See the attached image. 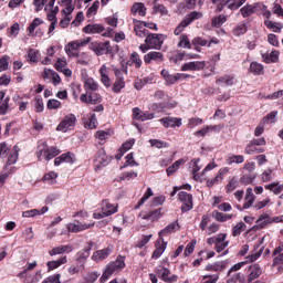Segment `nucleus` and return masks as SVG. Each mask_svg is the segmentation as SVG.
Masks as SVG:
<instances>
[{"instance_id": "f257e3e1", "label": "nucleus", "mask_w": 283, "mask_h": 283, "mask_svg": "<svg viewBox=\"0 0 283 283\" xmlns=\"http://www.w3.org/2000/svg\"><path fill=\"white\" fill-rule=\"evenodd\" d=\"M123 269H125V259L123 256H118L116 261L111 262L106 266L103 275L101 276V282H107V280H109L114 273H118L119 271H123Z\"/></svg>"}, {"instance_id": "f03ea898", "label": "nucleus", "mask_w": 283, "mask_h": 283, "mask_svg": "<svg viewBox=\"0 0 283 283\" xmlns=\"http://www.w3.org/2000/svg\"><path fill=\"white\" fill-rule=\"evenodd\" d=\"M88 50H92L96 56H103V54H112V48H109V41L106 42H91Z\"/></svg>"}, {"instance_id": "7ed1b4c3", "label": "nucleus", "mask_w": 283, "mask_h": 283, "mask_svg": "<svg viewBox=\"0 0 283 283\" xmlns=\"http://www.w3.org/2000/svg\"><path fill=\"white\" fill-rule=\"evenodd\" d=\"M178 198L182 203L181 206L182 213H187V211H191V209H193V196H191V193L180 191L178 193Z\"/></svg>"}, {"instance_id": "20e7f679", "label": "nucleus", "mask_w": 283, "mask_h": 283, "mask_svg": "<svg viewBox=\"0 0 283 283\" xmlns=\"http://www.w3.org/2000/svg\"><path fill=\"white\" fill-rule=\"evenodd\" d=\"M145 43L150 50H160L163 48V34L150 33L146 36Z\"/></svg>"}, {"instance_id": "39448f33", "label": "nucleus", "mask_w": 283, "mask_h": 283, "mask_svg": "<svg viewBox=\"0 0 283 283\" xmlns=\"http://www.w3.org/2000/svg\"><path fill=\"white\" fill-rule=\"evenodd\" d=\"M244 3H247V0H222L217 6V9L219 12H222L224 8H228V10H238L241 6H244Z\"/></svg>"}, {"instance_id": "423d86ee", "label": "nucleus", "mask_w": 283, "mask_h": 283, "mask_svg": "<svg viewBox=\"0 0 283 283\" xmlns=\"http://www.w3.org/2000/svg\"><path fill=\"white\" fill-rule=\"evenodd\" d=\"M76 125V116L74 114H69L64 117V119L57 125V132H67L70 127H74Z\"/></svg>"}, {"instance_id": "0eeeda50", "label": "nucleus", "mask_w": 283, "mask_h": 283, "mask_svg": "<svg viewBox=\"0 0 283 283\" xmlns=\"http://www.w3.org/2000/svg\"><path fill=\"white\" fill-rule=\"evenodd\" d=\"M206 65L205 61L188 62L181 66V72H198L205 70Z\"/></svg>"}, {"instance_id": "6e6552de", "label": "nucleus", "mask_w": 283, "mask_h": 283, "mask_svg": "<svg viewBox=\"0 0 283 283\" xmlns=\"http://www.w3.org/2000/svg\"><path fill=\"white\" fill-rule=\"evenodd\" d=\"M114 251V245H108L105 249L95 251L92 255V260L95 262H101L102 260H106V258H109Z\"/></svg>"}, {"instance_id": "1a4fd4ad", "label": "nucleus", "mask_w": 283, "mask_h": 283, "mask_svg": "<svg viewBox=\"0 0 283 283\" xmlns=\"http://www.w3.org/2000/svg\"><path fill=\"white\" fill-rule=\"evenodd\" d=\"M94 227V223H81V222H76V223H69L67 224V230L71 233H78L81 231H87V229H92Z\"/></svg>"}, {"instance_id": "9d476101", "label": "nucleus", "mask_w": 283, "mask_h": 283, "mask_svg": "<svg viewBox=\"0 0 283 283\" xmlns=\"http://www.w3.org/2000/svg\"><path fill=\"white\" fill-rule=\"evenodd\" d=\"M144 61L146 63V65H149V63H151V61H155L156 63H163V61H165V56L163 55L161 52H149L144 56Z\"/></svg>"}, {"instance_id": "9b49d317", "label": "nucleus", "mask_w": 283, "mask_h": 283, "mask_svg": "<svg viewBox=\"0 0 283 283\" xmlns=\"http://www.w3.org/2000/svg\"><path fill=\"white\" fill-rule=\"evenodd\" d=\"M163 216V209H156L150 212H142L139 213V218L143 220H150V222H155V220H158Z\"/></svg>"}, {"instance_id": "f8f14e48", "label": "nucleus", "mask_w": 283, "mask_h": 283, "mask_svg": "<svg viewBox=\"0 0 283 283\" xmlns=\"http://www.w3.org/2000/svg\"><path fill=\"white\" fill-rule=\"evenodd\" d=\"M134 32L136 36H139V39H145V36L149 35V31H147L145 22L134 21Z\"/></svg>"}, {"instance_id": "ddd939ff", "label": "nucleus", "mask_w": 283, "mask_h": 283, "mask_svg": "<svg viewBox=\"0 0 283 283\" xmlns=\"http://www.w3.org/2000/svg\"><path fill=\"white\" fill-rule=\"evenodd\" d=\"M166 249H167V242H165V240L163 238H160L156 243V249L153 252L151 258L154 260H158V258H160V255H163V253H165Z\"/></svg>"}, {"instance_id": "4468645a", "label": "nucleus", "mask_w": 283, "mask_h": 283, "mask_svg": "<svg viewBox=\"0 0 283 283\" xmlns=\"http://www.w3.org/2000/svg\"><path fill=\"white\" fill-rule=\"evenodd\" d=\"M102 211L104 216H114L118 211V206L112 205L108 200L102 201Z\"/></svg>"}, {"instance_id": "2eb2a0df", "label": "nucleus", "mask_w": 283, "mask_h": 283, "mask_svg": "<svg viewBox=\"0 0 283 283\" xmlns=\"http://www.w3.org/2000/svg\"><path fill=\"white\" fill-rule=\"evenodd\" d=\"M159 122L163 123L164 127H180L182 125V119L176 117H164Z\"/></svg>"}, {"instance_id": "dca6fc26", "label": "nucleus", "mask_w": 283, "mask_h": 283, "mask_svg": "<svg viewBox=\"0 0 283 283\" xmlns=\"http://www.w3.org/2000/svg\"><path fill=\"white\" fill-rule=\"evenodd\" d=\"M95 165L96 167H105L107 165V154L105 153V149H99L95 157Z\"/></svg>"}, {"instance_id": "f3484780", "label": "nucleus", "mask_w": 283, "mask_h": 283, "mask_svg": "<svg viewBox=\"0 0 283 283\" xmlns=\"http://www.w3.org/2000/svg\"><path fill=\"white\" fill-rule=\"evenodd\" d=\"M250 275L248 277V282H253V280H258L260 275H262V268H260V264L255 263L253 265H250Z\"/></svg>"}, {"instance_id": "a211bd4d", "label": "nucleus", "mask_w": 283, "mask_h": 283, "mask_svg": "<svg viewBox=\"0 0 283 283\" xmlns=\"http://www.w3.org/2000/svg\"><path fill=\"white\" fill-rule=\"evenodd\" d=\"M101 74V82L105 87H112V78H109V75L107 74V66L104 64L99 69Z\"/></svg>"}, {"instance_id": "6ab92c4d", "label": "nucleus", "mask_w": 283, "mask_h": 283, "mask_svg": "<svg viewBox=\"0 0 283 283\" xmlns=\"http://www.w3.org/2000/svg\"><path fill=\"white\" fill-rule=\"evenodd\" d=\"M62 163H69L70 165L74 164V157H72V153L62 154L60 157L54 159L55 167H59Z\"/></svg>"}, {"instance_id": "aec40b11", "label": "nucleus", "mask_w": 283, "mask_h": 283, "mask_svg": "<svg viewBox=\"0 0 283 283\" xmlns=\"http://www.w3.org/2000/svg\"><path fill=\"white\" fill-rule=\"evenodd\" d=\"M72 251H73L72 244L60 245V247L53 248L49 252V255H61V253H72Z\"/></svg>"}, {"instance_id": "412c9836", "label": "nucleus", "mask_w": 283, "mask_h": 283, "mask_svg": "<svg viewBox=\"0 0 283 283\" xmlns=\"http://www.w3.org/2000/svg\"><path fill=\"white\" fill-rule=\"evenodd\" d=\"M104 30L105 28L101 24H88L83 28V32H85V34H101Z\"/></svg>"}, {"instance_id": "4be33fe9", "label": "nucleus", "mask_w": 283, "mask_h": 283, "mask_svg": "<svg viewBox=\"0 0 283 283\" xmlns=\"http://www.w3.org/2000/svg\"><path fill=\"white\" fill-rule=\"evenodd\" d=\"M127 65L129 66L135 65L137 70H139V67H143V60L140 59V55L136 52H133L129 56V61L127 62Z\"/></svg>"}, {"instance_id": "5701e85b", "label": "nucleus", "mask_w": 283, "mask_h": 283, "mask_svg": "<svg viewBox=\"0 0 283 283\" xmlns=\"http://www.w3.org/2000/svg\"><path fill=\"white\" fill-rule=\"evenodd\" d=\"M254 12L263 14L266 19L271 18V11H268L266 6L262 2H258L252 6Z\"/></svg>"}, {"instance_id": "b1692460", "label": "nucleus", "mask_w": 283, "mask_h": 283, "mask_svg": "<svg viewBox=\"0 0 283 283\" xmlns=\"http://www.w3.org/2000/svg\"><path fill=\"white\" fill-rule=\"evenodd\" d=\"M203 14L200 11H191L188 13L185 18L184 21L188 23V25H191L193 21H198L199 19H202Z\"/></svg>"}, {"instance_id": "393cba45", "label": "nucleus", "mask_w": 283, "mask_h": 283, "mask_svg": "<svg viewBox=\"0 0 283 283\" xmlns=\"http://www.w3.org/2000/svg\"><path fill=\"white\" fill-rule=\"evenodd\" d=\"M67 264V256H62L60 260L49 261L46 263L48 271H54V269H59V266Z\"/></svg>"}, {"instance_id": "a878e982", "label": "nucleus", "mask_w": 283, "mask_h": 283, "mask_svg": "<svg viewBox=\"0 0 283 283\" xmlns=\"http://www.w3.org/2000/svg\"><path fill=\"white\" fill-rule=\"evenodd\" d=\"M161 76L165 78L166 85H175V83H178V74L171 75L169 71L163 70Z\"/></svg>"}, {"instance_id": "bb28decb", "label": "nucleus", "mask_w": 283, "mask_h": 283, "mask_svg": "<svg viewBox=\"0 0 283 283\" xmlns=\"http://www.w3.org/2000/svg\"><path fill=\"white\" fill-rule=\"evenodd\" d=\"M279 57H280L279 51H272L271 53L262 54V59L264 63H276Z\"/></svg>"}, {"instance_id": "cd10ccee", "label": "nucleus", "mask_w": 283, "mask_h": 283, "mask_svg": "<svg viewBox=\"0 0 283 283\" xmlns=\"http://www.w3.org/2000/svg\"><path fill=\"white\" fill-rule=\"evenodd\" d=\"M271 217L268 213H263L259 216V219L256 220V227L258 229H264L266 224H271Z\"/></svg>"}, {"instance_id": "c85d7f7f", "label": "nucleus", "mask_w": 283, "mask_h": 283, "mask_svg": "<svg viewBox=\"0 0 283 283\" xmlns=\"http://www.w3.org/2000/svg\"><path fill=\"white\" fill-rule=\"evenodd\" d=\"M253 202H255V196H253V189L248 188L243 209H249L250 207H252Z\"/></svg>"}, {"instance_id": "c756f323", "label": "nucleus", "mask_w": 283, "mask_h": 283, "mask_svg": "<svg viewBox=\"0 0 283 283\" xmlns=\"http://www.w3.org/2000/svg\"><path fill=\"white\" fill-rule=\"evenodd\" d=\"M132 12L139 14V17H145V14H147V8H145L143 2H136L132 8Z\"/></svg>"}, {"instance_id": "7c9ffc66", "label": "nucleus", "mask_w": 283, "mask_h": 283, "mask_svg": "<svg viewBox=\"0 0 283 283\" xmlns=\"http://www.w3.org/2000/svg\"><path fill=\"white\" fill-rule=\"evenodd\" d=\"M235 78L231 75H224L217 78V85H227V87H231L233 85Z\"/></svg>"}, {"instance_id": "2f4dec72", "label": "nucleus", "mask_w": 283, "mask_h": 283, "mask_svg": "<svg viewBox=\"0 0 283 283\" xmlns=\"http://www.w3.org/2000/svg\"><path fill=\"white\" fill-rule=\"evenodd\" d=\"M238 187H240V181H238V178H230L228 185L226 186L227 193H233V191H235Z\"/></svg>"}, {"instance_id": "473e14b6", "label": "nucleus", "mask_w": 283, "mask_h": 283, "mask_svg": "<svg viewBox=\"0 0 283 283\" xmlns=\"http://www.w3.org/2000/svg\"><path fill=\"white\" fill-rule=\"evenodd\" d=\"M224 261H218L212 264H209L206 266V271H214L216 273H219L220 271H224Z\"/></svg>"}, {"instance_id": "72a5a7b5", "label": "nucleus", "mask_w": 283, "mask_h": 283, "mask_svg": "<svg viewBox=\"0 0 283 283\" xmlns=\"http://www.w3.org/2000/svg\"><path fill=\"white\" fill-rule=\"evenodd\" d=\"M179 224L177 221H174L172 223L168 224L166 228H164L160 232H159V237L163 238L165 235H169V233H174L176 231V228H178Z\"/></svg>"}, {"instance_id": "f704fd0d", "label": "nucleus", "mask_w": 283, "mask_h": 283, "mask_svg": "<svg viewBox=\"0 0 283 283\" xmlns=\"http://www.w3.org/2000/svg\"><path fill=\"white\" fill-rule=\"evenodd\" d=\"M249 28L247 27L245 22H239L238 25L233 29L232 34L234 36H241V34H247Z\"/></svg>"}, {"instance_id": "c9c22d12", "label": "nucleus", "mask_w": 283, "mask_h": 283, "mask_svg": "<svg viewBox=\"0 0 283 283\" xmlns=\"http://www.w3.org/2000/svg\"><path fill=\"white\" fill-rule=\"evenodd\" d=\"M180 165H185V159H179L175 161L171 166H169L166 170L167 176H174L178 169H180Z\"/></svg>"}, {"instance_id": "e433bc0d", "label": "nucleus", "mask_w": 283, "mask_h": 283, "mask_svg": "<svg viewBox=\"0 0 283 283\" xmlns=\"http://www.w3.org/2000/svg\"><path fill=\"white\" fill-rule=\"evenodd\" d=\"M84 88L86 90V92H96V90H98V83H96L94 78L88 77L84 82Z\"/></svg>"}, {"instance_id": "4c0bfd02", "label": "nucleus", "mask_w": 283, "mask_h": 283, "mask_svg": "<svg viewBox=\"0 0 283 283\" xmlns=\"http://www.w3.org/2000/svg\"><path fill=\"white\" fill-rule=\"evenodd\" d=\"M57 178H59V174H56L54 171H50L44 175L43 182H45L46 185H56Z\"/></svg>"}, {"instance_id": "58836bf2", "label": "nucleus", "mask_w": 283, "mask_h": 283, "mask_svg": "<svg viewBox=\"0 0 283 283\" xmlns=\"http://www.w3.org/2000/svg\"><path fill=\"white\" fill-rule=\"evenodd\" d=\"M59 154H61V149H59L56 147H51L44 151V158H45V160H52V158H56V156H59Z\"/></svg>"}, {"instance_id": "ea45409f", "label": "nucleus", "mask_w": 283, "mask_h": 283, "mask_svg": "<svg viewBox=\"0 0 283 283\" xmlns=\"http://www.w3.org/2000/svg\"><path fill=\"white\" fill-rule=\"evenodd\" d=\"M212 218H214L217 222H227V220H231V218H233V214H227L223 212L213 211Z\"/></svg>"}, {"instance_id": "a19ab883", "label": "nucleus", "mask_w": 283, "mask_h": 283, "mask_svg": "<svg viewBox=\"0 0 283 283\" xmlns=\"http://www.w3.org/2000/svg\"><path fill=\"white\" fill-rule=\"evenodd\" d=\"M19 146H13L10 156L8 157V165H14L19 160Z\"/></svg>"}, {"instance_id": "79ce46f5", "label": "nucleus", "mask_w": 283, "mask_h": 283, "mask_svg": "<svg viewBox=\"0 0 283 283\" xmlns=\"http://www.w3.org/2000/svg\"><path fill=\"white\" fill-rule=\"evenodd\" d=\"M264 151V148H260L258 147V145L255 144H249L247 147H245V154L248 155H253V154H263Z\"/></svg>"}, {"instance_id": "37998d69", "label": "nucleus", "mask_w": 283, "mask_h": 283, "mask_svg": "<svg viewBox=\"0 0 283 283\" xmlns=\"http://www.w3.org/2000/svg\"><path fill=\"white\" fill-rule=\"evenodd\" d=\"M265 189H268L269 191H273L275 196H279V193L283 192V185H280L279 182H272L270 185H266Z\"/></svg>"}, {"instance_id": "c03bdc74", "label": "nucleus", "mask_w": 283, "mask_h": 283, "mask_svg": "<svg viewBox=\"0 0 283 283\" xmlns=\"http://www.w3.org/2000/svg\"><path fill=\"white\" fill-rule=\"evenodd\" d=\"M28 59L29 61H31V63H39V61L41 60V53H39V51L34 49H30L28 51Z\"/></svg>"}, {"instance_id": "a18cd8bd", "label": "nucleus", "mask_w": 283, "mask_h": 283, "mask_svg": "<svg viewBox=\"0 0 283 283\" xmlns=\"http://www.w3.org/2000/svg\"><path fill=\"white\" fill-rule=\"evenodd\" d=\"M156 274L158 277H160L164 282H167L169 280V275H171V271L167 268H161L156 270Z\"/></svg>"}, {"instance_id": "49530a36", "label": "nucleus", "mask_w": 283, "mask_h": 283, "mask_svg": "<svg viewBox=\"0 0 283 283\" xmlns=\"http://www.w3.org/2000/svg\"><path fill=\"white\" fill-rule=\"evenodd\" d=\"M250 72L260 76V74H263L264 72V66L258 62H252L250 64Z\"/></svg>"}, {"instance_id": "de8ad7c7", "label": "nucleus", "mask_w": 283, "mask_h": 283, "mask_svg": "<svg viewBox=\"0 0 283 283\" xmlns=\"http://www.w3.org/2000/svg\"><path fill=\"white\" fill-rule=\"evenodd\" d=\"M10 109V96H7L2 102H0V114L6 116Z\"/></svg>"}, {"instance_id": "09e8293b", "label": "nucleus", "mask_w": 283, "mask_h": 283, "mask_svg": "<svg viewBox=\"0 0 283 283\" xmlns=\"http://www.w3.org/2000/svg\"><path fill=\"white\" fill-rule=\"evenodd\" d=\"M233 163H235L237 165H240V164L244 163V156H242V155H232V156L227 158V164L228 165H233Z\"/></svg>"}, {"instance_id": "8fccbe9b", "label": "nucleus", "mask_w": 283, "mask_h": 283, "mask_svg": "<svg viewBox=\"0 0 283 283\" xmlns=\"http://www.w3.org/2000/svg\"><path fill=\"white\" fill-rule=\"evenodd\" d=\"M240 13L242 14L243 19H247V17H251V14L255 13L253 4L244 6L240 9Z\"/></svg>"}, {"instance_id": "3c124183", "label": "nucleus", "mask_w": 283, "mask_h": 283, "mask_svg": "<svg viewBox=\"0 0 283 283\" xmlns=\"http://www.w3.org/2000/svg\"><path fill=\"white\" fill-rule=\"evenodd\" d=\"M101 6V2L98 0L94 1L93 4L87 9L86 17L90 19V17H94L96 12H98V8Z\"/></svg>"}, {"instance_id": "603ef678", "label": "nucleus", "mask_w": 283, "mask_h": 283, "mask_svg": "<svg viewBox=\"0 0 283 283\" xmlns=\"http://www.w3.org/2000/svg\"><path fill=\"white\" fill-rule=\"evenodd\" d=\"M179 39L178 48H187L188 50H191V42L187 34H181Z\"/></svg>"}, {"instance_id": "864d4df0", "label": "nucleus", "mask_w": 283, "mask_h": 283, "mask_svg": "<svg viewBox=\"0 0 283 283\" xmlns=\"http://www.w3.org/2000/svg\"><path fill=\"white\" fill-rule=\"evenodd\" d=\"M212 28H220L223 23H227V15H219L212 19Z\"/></svg>"}, {"instance_id": "5fc2aeb1", "label": "nucleus", "mask_w": 283, "mask_h": 283, "mask_svg": "<svg viewBox=\"0 0 283 283\" xmlns=\"http://www.w3.org/2000/svg\"><path fill=\"white\" fill-rule=\"evenodd\" d=\"M266 28H269L270 30H273V32H280V30H282V24L277 23V22H273L271 20H265L264 21Z\"/></svg>"}, {"instance_id": "6e6d98bb", "label": "nucleus", "mask_w": 283, "mask_h": 283, "mask_svg": "<svg viewBox=\"0 0 283 283\" xmlns=\"http://www.w3.org/2000/svg\"><path fill=\"white\" fill-rule=\"evenodd\" d=\"M186 28H189V24H188L185 20H182V21L177 25V28L175 29L174 34H175L176 36H180V34H182V32H185V29H186Z\"/></svg>"}, {"instance_id": "4d7b16f0", "label": "nucleus", "mask_w": 283, "mask_h": 283, "mask_svg": "<svg viewBox=\"0 0 283 283\" xmlns=\"http://www.w3.org/2000/svg\"><path fill=\"white\" fill-rule=\"evenodd\" d=\"M186 28H189V24H188L185 20H182V21L177 25V28L175 29L174 34H175L176 36H180V34H182V32H185V29H186Z\"/></svg>"}, {"instance_id": "13d9d810", "label": "nucleus", "mask_w": 283, "mask_h": 283, "mask_svg": "<svg viewBox=\"0 0 283 283\" xmlns=\"http://www.w3.org/2000/svg\"><path fill=\"white\" fill-rule=\"evenodd\" d=\"M103 101V97H101V94L98 93H93L88 95V102L91 105H96Z\"/></svg>"}, {"instance_id": "bf43d9fd", "label": "nucleus", "mask_w": 283, "mask_h": 283, "mask_svg": "<svg viewBox=\"0 0 283 283\" xmlns=\"http://www.w3.org/2000/svg\"><path fill=\"white\" fill-rule=\"evenodd\" d=\"M151 147H156L157 149H163L164 147H169V144L158 140V139H150L149 140Z\"/></svg>"}, {"instance_id": "052dcab7", "label": "nucleus", "mask_w": 283, "mask_h": 283, "mask_svg": "<svg viewBox=\"0 0 283 283\" xmlns=\"http://www.w3.org/2000/svg\"><path fill=\"white\" fill-rule=\"evenodd\" d=\"M125 87V80H115V83L113 84V92L118 94Z\"/></svg>"}, {"instance_id": "680f3d73", "label": "nucleus", "mask_w": 283, "mask_h": 283, "mask_svg": "<svg viewBox=\"0 0 283 283\" xmlns=\"http://www.w3.org/2000/svg\"><path fill=\"white\" fill-rule=\"evenodd\" d=\"M41 23H43V20L35 18L32 23L30 24V27L28 28V32L30 34H32V32H34L36 30V28H39V25H41Z\"/></svg>"}, {"instance_id": "e2e57ef3", "label": "nucleus", "mask_w": 283, "mask_h": 283, "mask_svg": "<svg viewBox=\"0 0 283 283\" xmlns=\"http://www.w3.org/2000/svg\"><path fill=\"white\" fill-rule=\"evenodd\" d=\"M244 227H247V224H244V222H240L237 226H234L232 235L234 238H238V235H240L242 233V229H244Z\"/></svg>"}, {"instance_id": "0e129e2a", "label": "nucleus", "mask_w": 283, "mask_h": 283, "mask_svg": "<svg viewBox=\"0 0 283 283\" xmlns=\"http://www.w3.org/2000/svg\"><path fill=\"white\" fill-rule=\"evenodd\" d=\"M46 107L48 109H59L61 102L59 99H49Z\"/></svg>"}, {"instance_id": "69168bd1", "label": "nucleus", "mask_w": 283, "mask_h": 283, "mask_svg": "<svg viewBox=\"0 0 283 283\" xmlns=\"http://www.w3.org/2000/svg\"><path fill=\"white\" fill-rule=\"evenodd\" d=\"M65 67H67V61L59 59L55 63V70L57 72H63Z\"/></svg>"}, {"instance_id": "338daca9", "label": "nucleus", "mask_w": 283, "mask_h": 283, "mask_svg": "<svg viewBox=\"0 0 283 283\" xmlns=\"http://www.w3.org/2000/svg\"><path fill=\"white\" fill-rule=\"evenodd\" d=\"M42 283H61V274L49 276Z\"/></svg>"}, {"instance_id": "774afa93", "label": "nucleus", "mask_w": 283, "mask_h": 283, "mask_svg": "<svg viewBox=\"0 0 283 283\" xmlns=\"http://www.w3.org/2000/svg\"><path fill=\"white\" fill-rule=\"evenodd\" d=\"M275 116H277V112H271L263 118V123H275Z\"/></svg>"}]
</instances>
